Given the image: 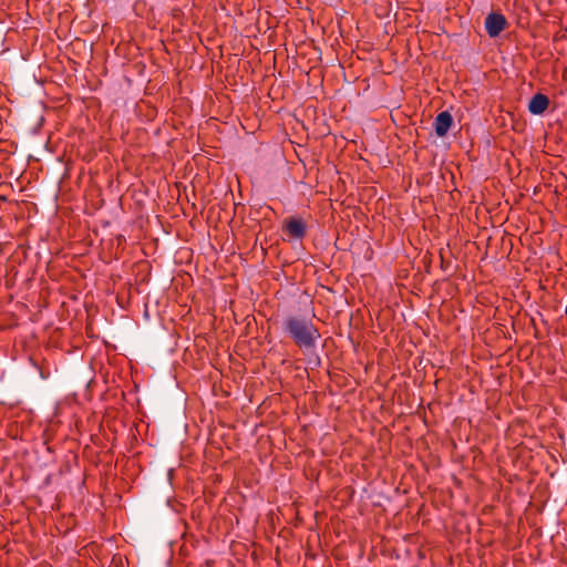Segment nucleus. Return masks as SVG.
<instances>
[{"label":"nucleus","instance_id":"20e7f679","mask_svg":"<svg viewBox=\"0 0 567 567\" xmlns=\"http://www.w3.org/2000/svg\"><path fill=\"white\" fill-rule=\"evenodd\" d=\"M453 124V117L449 111L439 113L434 120V130L439 137H443L447 134L449 130Z\"/></svg>","mask_w":567,"mask_h":567},{"label":"nucleus","instance_id":"7ed1b4c3","mask_svg":"<svg viewBox=\"0 0 567 567\" xmlns=\"http://www.w3.org/2000/svg\"><path fill=\"white\" fill-rule=\"evenodd\" d=\"M506 25V18L502 13L492 12L485 19V29L491 38L499 35Z\"/></svg>","mask_w":567,"mask_h":567},{"label":"nucleus","instance_id":"39448f33","mask_svg":"<svg viewBox=\"0 0 567 567\" xmlns=\"http://www.w3.org/2000/svg\"><path fill=\"white\" fill-rule=\"evenodd\" d=\"M549 106V99L543 93H536L529 101L528 111L534 115L543 114Z\"/></svg>","mask_w":567,"mask_h":567},{"label":"nucleus","instance_id":"f257e3e1","mask_svg":"<svg viewBox=\"0 0 567 567\" xmlns=\"http://www.w3.org/2000/svg\"><path fill=\"white\" fill-rule=\"evenodd\" d=\"M282 330L303 352L315 350L321 338L319 329L312 319L306 316H288L282 321Z\"/></svg>","mask_w":567,"mask_h":567},{"label":"nucleus","instance_id":"f03ea898","mask_svg":"<svg viewBox=\"0 0 567 567\" xmlns=\"http://www.w3.org/2000/svg\"><path fill=\"white\" fill-rule=\"evenodd\" d=\"M282 231L290 239L301 240L307 234V224L300 216H290L284 220Z\"/></svg>","mask_w":567,"mask_h":567}]
</instances>
